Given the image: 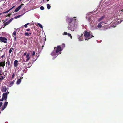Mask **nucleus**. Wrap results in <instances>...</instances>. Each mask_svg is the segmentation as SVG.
Masks as SVG:
<instances>
[{
	"instance_id": "obj_4",
	"label": "nucleus",
	"mask_w": 123,
	"mask_h": 123,
	"mask_svg": "<svg viewBox=\"0 0 123 123\" xmlns=\"http://www.w3.org/2000/svg\"><path fill=\"white\" fill-rule=\"evenodd\" d=\"M115 21H116V22L113 21L112 22V24H114V25H112V27H115L117 25L120 24V23H121V22H122L123 21V20H120V22L119 21L117 22V21H116V20Z\"/></svg>"
},
{
	"instance_id": "obj_27",
	"label": "nucleus",
	"mask_w": 123,
	"mask_h": 123,
	"mask_svg": "<svg viewBox=\"0 0 123 123\" xmlns=\"http://www.w3.org/2000/svg\"><path fill=\"white\" fill-rule=\"evenodd\" d=\"M22 15H19L18 16H17L15 17V19H17V18H19Z\"/></svg>"
},
{
	"instance_id": "obj_47",
	"label": "nucleus",
	"mask_w": 123,
	"mask_h": 123,
	"mask_svg": "<svg viewBox=\"0 0 123 123\" xmlns=\"http://www.w3.org/2000/svg\"><path fill=\"white\" fill-rule=\"evenodd\" d=\"M4 73L2 72V75H4Z\"/></svg>"
},
{
	"instance_id": "obj_53",
	"label": "nucleus",
	"mask_w": 123,
	"mask_h": 123,
	"mask_svg": "<svg viewBox=\"0 0 123 123\" xmlns=\"http://www.w3.org/2000/svg\"><path fill=\"white\" fill-rule=\"evenodd\" d=\"M5 0V1H6V0Z\"/></svg>"
},
{
	"instance_id": "obj_44",
	"label": "nucleus",
	"mask_w": 123,
	"mask_h": 123,
	"mask_svg": "<svg viewBox=\"0 0 123 123\" xmlns=\"http://www.w3.org/2000/svg\"><path fill=\"white\" fill-rule=\"evenodd\" d=\"M27 31H30V29L29 28L27 29L26 30Z\"/></svg>"
},
{
	"instance_id": "obj_39",
	"label": "nucleus",
	"mask_w": 123,
	"mask_h": 123,
	"mask_svg": "<svg viewBox=\"0 0 123 123\" xmlns=\"http://www.w3.org/2000/svg\"><path fill=\"white\" fill-rule=\"evenodd\" d=\"M36 56H37V58L36 59H37V58L39 56V55L38 54H37V55H36Z\"/></svg>"
},
{
	"instance_id": "obj_43",
	"label": "nucleus",
	"mask_w": 123,
	"mask_h": 123,
	"mask_svg": "<svg viewBox=\"0 0 123 123\" xmlns=\"http://www.w3.org/2000/svg\"><path fill=\"white\" fill-rule=\"evenodd\" d=\"M121 11V12H123V9H122L121 10V11L120 10H119V12H118V14H119V12H120Z\"/></svg>"
},
{
	"instance_id": "obj_54",
	"label": "nucleus",
	"mask_w": 123,
	"mask_h": 123,
	"mask_svg": "<svg viewBox=\"0 0 123 123\" xmlns=\"http://www.w3.org/2000/svg\"><path fill=\"white\" fill-rule=\"evenodd\" d=\"M25 64V63H24V64Z\"/></svg>"
},
{
	"instance_id": "obj_36",
	"label": "nucleus",
	"mask_w": 123,
	"mask_h": 123,
	"mask_svg": "<svg viewBox=\"0 0 123 123\" xmlns=\"http://www.w3.org/2000/svg\"><path fill=\"white\" fill-rule=\"evenodd\" d=\"M63 34L64 35H66L67 34V33L66 32H64Z\"/></svg>"
},
{
	"instance_id": "obj_8",
	"label": "nucleus",
	"mask_w": 123,
	"mask_h": 123,
	"mask_svg": "<svg viewBox=\"0 0 123 123\" xmlns=\"http://www.w3.org/2000/svg\"><path fill=\"white\" fill-rule=\"evenodd\" d=\"M8 104V102L6 101L5 102L4 104V105L2 106V111H3L4 109L6 108Z\"/></svg>"
},
{
	"instance_id": "obj_46",
	"label": "nucleus",
	"mask_w": 123,
	"mask_h": 123,
	"mask_svg": "<svg viewBox=\"0 0 123 123\" xmlns=\"http://www.w3.org/2000/svg\"><path fill=\"white\" fill-rule=\"evenodd\" d=\"M11 49L12 50H14V49L12 47L11 49Z\"/></svg>"
},
{
	"instance_id": "obj_16",
	"label": "nucleus",
	"mask_w": 123,
	"mask_h": 123,
	"mask_svg": "<svg viewBox=\"0 0 123 123\" xmlns=\"http://www.w3.org/2000/svg\"><path fill=\"white\" fill-rule=\"evenodd\" d=\"M23 78V77H21L20 79H18L17 81L16 84H18V85L19 84H20V82H21V79H22Z\"/></svg>"
},
{
	"instance_id": "obj_49",
	"label": "nucleus",
	"mask_w": 123,
	"mask_h": 123,
	"mask_svg": "<svg viewBox=\"0 0 123 123\" xmlns=\"http://www.w3.org/2000/svg\"><path fill=\"white\" fill-rule=\"evenodd\" d=\"M14 62H18V61L17 60H16L14 61Z\"/></svg>"
},
{
	"instance_id": "obj_51",
	"label": "nucleus",
	"mask_w": 123,
	"mask_h": 123,
	"mask_svg": "<svg viewBox=\"0 0 123 123\" xmlns=\"http://www.w3.org/2000/svg\"><path fill=\"white\" fill-rule=\"evenodd\" d=\"M1 13H0V15H1Z\"/></svg>"
},
{
	"instance_id": "obj_12",
	"label": "nucleus",
	"mask_w": 123,
	"mask_h": 123,
	"mask_svg": "<svg viewBox=\"0 0 123 123\" xmlns=\"http://www.w3.org/2000/svg\"><path fill=\"white\" fill-rule=\"evenodd\" d=\"M86 19H87L88 20L90 21L91 19H92V18H91V17H90V16L89 15V14H87L86 16Z\"/></svg>"
},
{
	"instance_id": "obj_23",
	"label": "nucleus",
	"mask_w": 123,
	"mask_h": 123,
	"mask_svg": "<svg viewBox=\"0 0 123 123\" xmlns=\"http://www.w3.org/2000/svg\"><path fill=\"white\" fill-rule=\"evenodd\" d=\"M104 18V16H103L100 18L98 20V22H99L102 20Z\"/></svg>"
},
{
	"instance_id": "obj_25",
	"label": "nucleus",
	"mask_w": 123,
	"mask_h": 123,
	"mask_svg": "<svg viewBox=\"0 0 123 123\" xmlns=\"http://www.w3.org/2000/svg\"><path fill=\"white\" fill-rule=\"evenodd\" d=\"M37 24L40 28H43V26L41 24L39 23H38Z\"/></svg>"
},
{
	"instance_id": "obj_52",
	"label": "nucleus",
	"mask_w": 123,
	"mask_h": 123,
	"mask_svg": "<svg viewBox=\"0 0 123 123\" xmlns=\"http://www.w3.org/2000/svg\"><path fill=\"white\" fill-rule=\"evenodd\" d=\"M55 48H55V47H54V49H55Z\"/></svg>"
},
{
	"instance_id": "obj_5",
	"label": "nucleus",
	"mask_w": 123,
	"mask_h": 123,
	"mask_svg": "<svg viewBox=\"0 0 123 123\" xmlns=\"http://www.w3.org/2000/svg\"><path fill=\"white\" fill-rule=\"evenodd\" d=\"M0 40L1 42H3L4 43L6 42V41L7 40L6 38L2 37H0Z\"/></svg>"
},
{
	"instance_id": "obj_48",
	"label": "nucleus",
	"mask_w": 123,
	"mask_h": 123,
	"mask_svg": "<svg viewBox=\"0 0 123 123\" xmlns=\"http://www.w3.org/2000/svg\"><path fill=\"white\" fill-rule=\"evenodd\" d=\"M6 93H7V94H9V92H8V91L7 92H6Z\"/></svg>"
},
{
	"instance_id": "obj_17",
	"label": "nucleus",
	"mask_w": 123,
	"mask_h": 123,
	"mask_svg": "<svg viewBox=\"0 0 123 123\" xmlns=\"http://www.w3.org/2000/svg\"><path fill=\"white\" fill-rule=\"evenodd\" d=\"M5 65V62H0V66L3 67Z\"/></svg>"
},
{
	"instance_id": "obj_10",
	"label": "nucleus",
	"mask_w": 123,
	"mask_h": 123,
	"mask_svg": "<svg viewBox=\"0 0 123 123\" xmlns=\"http://www.w3.org/2000/svg\"><path fill=\"white\" fill-rule=\"evenodd\" d=\"M77 36L79 41H80L82 40H84L83 38V34H81V36H80L79 35H78Z\"/></svg>"
},
{
	"instance_id": "obj_3",
	"label": "nucleus",
	"mask_w": 123,
	"mask_h": 123,
	"mask_svg": "<svg viewBox=\"0 0 123 123\" xmlns=\"http://www.w3.org/2000/svg\"><path fill=\"white\" fill-rule=\"evenodd\" d=\"M85 37V40H87L93 37V35L92 34V33L90 32H89L87 31H86L84 33Z\"/></svg>"
},
{
	"instance_id": "obj_34",
	"label": "nucleus",
	"mask_w": 123,
	"mask_h": 123,
	"mask_svg": "<svg viewBox=\"0 0 123 123\" xmlns=\"http://www.w3.org/2000/svg\"><path fill=\"white\" fill-rule=\"evenodd\" d=\"M13 18H12L8 21L10 23L13 20Z\"/></svg>"
},
{
	"instance_id": "obj_21",
	"label": "nucleus",
	"mask_w": 123,
	"mask_h": 123,
	"mask_svg": "<svg viewBox=\"0 0 123 123\" xmlns=\"http://www.w3.org/2000/svg\"><path fill=\"white\" fill-rule=\"evenodd\" d=\"M47 9H49L50 8L51 6L50 5L48 4H47Z\"/></svg>"
},
{
	"instance_id": "obj_14",
	"label": "nucleus",
	"mask_w": 123,
	"mask_h": 123,
	"mask_svg": "<svg viewBox=\"0 0 123 123\" xmlns=\"http://www.w3.org/2000/svg\"><path fill=\"white\" fill-rule=\"evenodd\" d=\"M31 64V63L29 62L28 63L27 65H25V67L27 68H28L31 67L32 65Z\"/></svg>"
},
{
	"instance_id": "obj_11",
	"label": "nucleus",
	"mask_w": 123,
	"mask_h": 123,
	"mask_svg": "<svg viewBox=\"0 0 123 123\" xmlns=\"http://www.w3.org/2000/svg\"><path fill=\"white\" fill-rule=\"evenodd\" d=\"M106 22L105 21H102L99 23L98 24L97 27L98 28H101L102 27L101 24L103 23H105Z\"/></svg>"
},
{
	"instance_id": "obj_33",
	"label": "nucleus",
	"mask_w": 123,
	"mask_h": 123,
	"mask_svg": "<svg viewBox=\"0 0 123 123\" xmlns=\"http://www.w3.org/2000/svg\"><path fill=\"white\" fill-rule=\"evenodd\" d=\"M3 103L2 102H0V108L1 107V106L2 105Z\"/></svg>"
},
{
	"instance_id": "obj_20",
	"label": "nucleus",
	"mask_w": 123,
	"mask_h": 123,
	"mask_svg": "<svg viewBox=\"0 0 123 123\" xmlns=\"http://www.w3.org/2000/svg\"><path fill=\"white\" fill-rule=\"evenodd\" d=\"M31 34V33L29 32V33L26 32H25V35L26 36H28L29 35V34Z\"/></svg>"
},
{
	"instance_id": "obj_50",
	"label": "nucleus",
	"mask_w": 123,
	"mask_h": 123,
	"mask_svg": "<svg viewBox=\"0 0 123 123\" xmlns=\"http://www.w3.org/2000/svg\"><path fill=\"white\" fill-rule=\"evenodd\" d=\"M49 0H47V1H49Z\"/></svg>"
},
{
	"instance_id": "obj_22",
	"label": "nucleus",
	"mask_w": 123,
	"mask_h": 123,
	"mask_svg": "<svg viewBox=\"0 0 123 123\" xmlns=\"http://www.w3.org/2000/svg\"><path fill=\"white\" fill-rule=\"evenodd\" d=\"M18 64V62H14V65L15 67H17Z\"/></svg>"
},
{
	"instance_id": "obj_41",
	"label": "nucleus",
	"mask_w": 123,
	"mask_h": 123,
	"mask_svg": "<svg viewBox=\"0 0 123 123\" xmlns=\"http://www.w3.org/2000/svg\"><path fill=\"white\" fill-rule=\"evenodd\" d=\"M4 57H5V55H4V54L3 55L1 56V58H3V57H4Z\"/></svg>"
},
{
	"instance_id": "obj_9",
	"label": "nucleus",
	"mask_w": 123,
	"mask_h": 123,
	"mask_svg": "<svg viewBox=\"0 0 123 123\" xmlns=\"http://www.w3.org/2000/svg\"><path fill=\"white\" fill-rule=\"evenodd\" d=\"M7 90V88L5 86H2L1 89L2 92H6Z\"/></svg>"
},
{
	"instance_id": "obj_18",
	"label": "nucleus",
	"mask_w": 123,
	"mask_h": 123,
	"mask_svg": "<svg viewBox=\"0 0 123 123\" xmlns=\"http://www.w3.org/2000/svg\"><path fill=\"white\" fill-rule=\"evenodd\" d=\"M15 7V6H13V7H12V8H11L10 9H9V10L6 11L5 12H4L5 13H8L12 9H13L14 7Z\"/></svg>"
},
{
	"instance_id": "obj_1",
	"label": "nucleus",
	"mask_w": 123,
	"mask_h": 123,
	"mask_svg": "<svg viewBox=\"0 0 123 123\" xmlns=\"http://www.w3.org/2000/svg\"><path fill=\"white\" fill-rule=\"evenodd\" d=\"M67 22L69 24L68 28V30L72 31H75L77 28L78 21L77 20V17L67 18L66 20Z\"/></svg>"
},
{
	"instance_id": "obj_26",
	"label": "nucleus",
	"mask_w": 123,
	"mask_h": 123,
	"mask_svg": "<svg viewBox=\"0 0 123 123\" xmlns=\"http://www.w3.org/2000/svg\"><path fill=\"white\" fill-rule=\"evenodd\" d=\"M15 80H14L10 82V85H13V84L14 82H15Z\"/></svg>"
},
{
	"instance_id": "obj_31",
	"label": "nucleus",
	"mask_w": 123,
	"mask_h": 123,
	"mask_svg": "<svg viewBox=\"0 0 123 123\" xmlns=\"http://www.w3.org/2000/svg\"><path fill=\"white\" fill-rule=\"evenodd\" d=\"M6 63L7 65L8 64V66H9L10 64V62H6Z\"/></svg>"
},
{
	"instance_id": "obj_7",
	"label": "nucleus",
	"mask_w": 123,
	"mask_h": 123,
	"mask_svg": "<svg viewBox=\"0 0 123 123\" xmlns=\"http://www.w3.org/2000/svg\"><path fill=\"white\" fill-rule=\"evenodd\" d=\"M7 93H4L2 94V97L4 98L5 101H6L7 98Z\"/></svg>"
},
{
	"instance_id": "obj_29",
	"label": "nucleus",
	"mask_w": 123,
	"mask_h": 123,
	"mask_svg": "<svg viewBox=\"0 0 123 123\" xmlns=\"http://www.w3.org/2000/svg\"><path fill=\"white\" fill-rule=\"evenodd\" d=\"M29 24V23H27L25 25H24V26L26 28H27V25Z\"/></svg>"
},
{
	"instance_id": "obj_15",
	"label": "nucleus",
	"mask_w": 123,
	"mask_h": 123,
	"mask_svg": "<svg viewBox=\"0 0 123 123\" xmlns=\"http://www.w3.org/2000/svg\"><path fill=\"white\" fill-rule=\"evenodd\" d=\"M22 6L21 5L19 6L18 7L16 8L15 10V11L17 12L21 8Z\"/></svg>"
},
{
	"instance_id": "obj_2",
	"label": "nucleus",
	"mask_w": 123,
	"mask_h": 123,
	"mask_svg": "<svg viewBox=\"0 0 123 123\" xmlns=\"http://www.w3.org/2000/svg\"><path fill=\"white\" fill-rule=\"evenodd\" d=\"M62 50L60 46H58L57 47L56 50H54L52 52L51 55L52 56L56 57L58 55L61 54Z\"/></svg>"
},
{
	"instance_id": "obj_30",
	"label": "nucleus",
	"mask_w": 123,
	"mask_h": 123,
	"mask_svg": "<svg viewBox=\"0 0 123 123\" xmlns=\"http://www.w3.org/2000/svg\"><path fill=\"white\" fill-rule=\"evenodd\" d=\"M40 9L41 10H43L44 9V8L43 7L41 6L40 7Z\"/></svg>"
},
{
	"instance_id": "obj_6",
	"label": "nucleus",
	"mask_w": 123,
	"mask_h": 123,
	"mask_svg": "<svg viewBox=\"0 0 123 123\" xmlns=\"http://www.w3.org/2000/svg\"><path fill=\"white\" fill-rule=\"evenodd\" d=\"M2 71H0V81H1L5 77V75L2 76Z\"/></svg>"
},
{
	"instance_id": "obj_45",
	"label": "nucleus",
	"mask_w": 123,
	"mask_h": 123,
	"mask_svg": "<svg viewBox=\"0 0 123 123\" xmlns=\"http://www.w3.org/2000/svg\"><path fill=\"white\" fill-rule=\"evenodd\" d=\"M13 37L14 38H15V39H16V35H14V36H13Z\"/></svg>"
},
{
	"instance_id": "obj_24",
	"label": "nucleus",
	"mask_w": 123,
	"mask_h": 123,
	"mask_svg": "<svg viewBox=\"0 0 123 123\" xmlns=\"http://www.w3.org/2000/svg\"><path fill=\"white\" fill-rule=\"evenodd\" d=\"M31 54L32 56H34L35 54V52L34 51H32Z\"/></svg>"
},
{
	"instance_id": "obj_13",
	"label": "nucleus",
	"mask_w": 123,
	"mask_h": 123,
	"mask_svg": "<svg viewBox=\"0 0 123 123\" xmlns=\"http://www.w3.org/2000/svg\"><path fill=\"white\" fill-rule=\"evenodd\" d=\"M26 61H29V60L30 58V56L29 53H28L26 55Z\"/></svg>"
},
{
	"instance_id": "obj_38",
	"label": "nucleus",
	"mask_w": 123,
	"mask_h": 123,
	"mask_svg": "<svg viewBox=\"0 0 123 123\" xmlns=\"http://www.w3.org/2000/svg\"><path fill=\"white\" fill-rule=\"evenodd\" d=\"M4 98L2 97L1 99H0V101H3L4 100Z\"/></svg>"
},
{
	"instance_id": "obj_37",
	"label": "nucleus",
	"mask_w": 123,
	"mask_h": 123,
	"mask_svg": "<svg viewBox=\"0 0 123 123\" xmlns=\"http://www.w3.org/2000/svg\"><path fill=\"white\" fill-rule=\"evenodd\" d=\"M12 51V50L10 49L9 51V53L10 54L11 53Z\"/></svg>"
},
{
	"instance_id": "obj_40",
	"label": "nucleus",
	"mask_w": 123,
	"mask_h": 123,
	"mask_svg": "<svg viewBox=\"0 0 123 123\" xmlns=\"http://www.w3.org/2000/svg\"><path fill=\"white\" fill-rule=\"evenodd\" d=\"M26 54H27L26 52H25L24 54L23 55L24 56H25L26 55Z\"/></svg>"
},
{
	"instance_id": "obj_28",
	"label": "nucleus",
	"mask_w": 123,
	"mask_h": 123,
	"mask_svg": "<svg viewBox=\"0 0 123 123\" xmlns=\"http://www.w3.org/2000/svg\"><path fill=\"white\" fill-rule=\"evenodd\" d=\"M68 34V36L70 37V38L71 39H72V37L71 36V34L68 33V34Z\"/></svg>"
},
{
	"instance_id": "obj_32",
	"label": "nucleus",
	"mask_w": 123,
	"mask_h": 123,
	"mask_svg": "<svg viewBox=\"0 0 123 123\" xmlns=\"http://www.w3.org/2000/svg\"><path fill=\"white\" fill-rule=\"evenodd\" d=\"M15 76V74L14 73L13 74V75H12V79L14 78Z\"/></svg>"
},
{
	"instance_id": "obj_42",
	"label": "nucleus",
	"mask_w": 123,
	"mask_h": 123,
	"mask_svg": "<svg viewBox=\"0 0 123 123\" xmlns=\"http://www.w3.org/2000/svg\"><path fill=\"white\" fill-rule=\"evenodd\" d=\"M65 45L64 44H63L62 45V46L63 47H65Z\"/></svg>"
},
{
	"instance_id": "obj_19",
	"label": "nucleus",
	"mask_w": 123,
	"mask_h": 123,
	"mask_svg": "<svg viewBox=\"0 0 123 123\" xmlns=\"http://www.w3.org/2000/svg\"><path fill=\"white\" fill-rule=\"evenodd\" d=\"M10 23V22L9 21H8L7 22L5 23L3 25H4V26H6V25L9 24Z\"/></svg>"
},
{
	"instance_id": "obj_35",
	"label": "nucleus",
	"mask_w": 123,
	"mask_h": 123,
	"mask_svg": "<svg viewBox=\"0 0 123 123\" xmlns=\"http://www.w3.org/2000/svg\"><path fill=\"white\" fill-rule=\"evenodd\" d=\"M16 31H14L13 33V34L14 35H16Z\"/></svg>"
}]
</instances>
